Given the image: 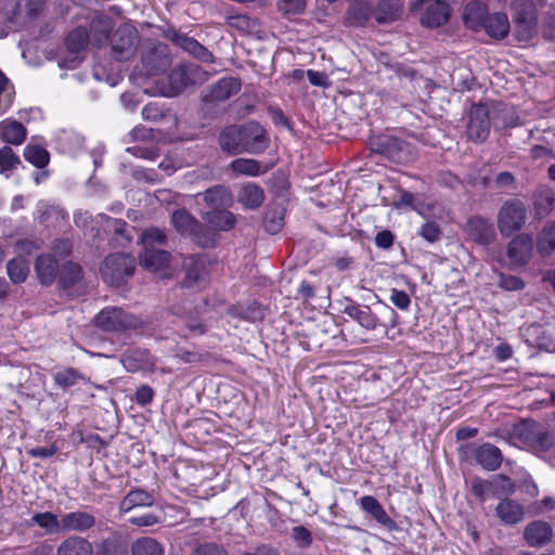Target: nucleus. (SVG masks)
<instances>
[{
	"label": "nucleus",
	"mask_w": 555,
	"mask_h": 555,
	"mask_svg": "<svg viewBox=\"0 0 555 555\" xmlns=\"http://www.w3.org/2000/svg\"><path fill=\"white\" fill-rule=\"evenodd\" d=\"M166 242V234L156 228L147 229L141 235L143 251L139 256L140 264L152 272L159 273L163 278H169L172 274L171 256L163 249Z\"/></svg>",
	"instance_id": "1"
},
{
	"label": "nucleus",
	"mask_w": 555,
	"mask_h": 555,
	"mask_svg": "<svg viewBox=\"0 0 555 555\" xmlns=\"http://www.w3.org/2000/svg\"><path fill=\"white\" fill-rule=\"evenodd\" d=\"M509 112H501L500 116H492L490 109L485 105H474L469 113V124L467 127V135L470 140L481 142L488 138L490 131V120L495 127H513L516 120L511 117L506 120L505 117Z\"/></svg>",
	"instance_id": "2"
},
{
	"label": "nucleus",
	"mask_w": 555,
	"mask_h": 555,
	"mask_svg": "<svg viewBox=\"0 0 555 555\" xmlns=\"http://www.w3.org/2000/svg\"><path fill=\"white\" fill-rule=\"evenodd\" d=\"M543 0H512L513 21L521 40H528L537 29V11Z\"/></svg>",
	"instance_id": "3"
},
{
	"label": "nucleus",
	"mask_w": 555,
	"mask_h": 555,
	"mask_svg": "<svg viewBox=\"0 0 555 555\" xmlns=\"http://www.w3.org/2000/svg\"><path fill=\"white\" fill-rule=\"evenodd\" d=\"M135 260L132 256L124 253H116L107 256L101 266L103 280L115 286H119L132 275Z\"/></svg>",
	"instance_id": "4"
},
{
	"label": "nucleus",
	"mask_w": 555,
	"mask_h": 555,
	"mask_svg": "<svg viewBox=\"0 0 555 555\" xmlns=\"http://www.w3.org/2000/svg\"><path fill=\"white\" fill-rule=\"evenodd\" d=\"M169 86L163 88L162 95L171 98L182 91L188 85L201 83L207 80V73L195 64L179 66L168 76Z\"/></svg>",
	"instance_id": "5"
},
{
	"label": "nucleus",
	"mask_w": 555,
	"mask_h": 555,
	"mask_svg": "<svg viewBox=\"0 0 555 555\" xmlns=\"http://www.w3.org/2000/svg\"><path fill=\"white\" fill-rule=\"evenodd\" d=\"M522 440L538 453H547L545 460L555 467V447L553 438L535 423L522 424L518 429Z\"/></svg>",
	"instance_id": "6"
},
{
	"label": "nucleus",
	"mask_w": 555,
	"mask_h": 555,
	"mask_svg": "<svg viewBox=\"0 0 555 555\" xmlns=\"http://www.w3.org/2000/svg\"><path fill=\"white\" fill-rule=\"evenodd\" d=\"M527 219V208L518 199L507 201L500 208L498 214V228L502 235H511L519 231Z\"/></svg>",
	"instance_id": "7"
},
{
	"label": "nucleus",
	"mask_w": 555,
	"mask_h": 555,
	"mask_svg": "<svg viewBox=\"0 0 555 555\" xmlns=\"http://www.w3.org/2000/svg\"><path fill=\"white\" fill-rule=\"evenodd\" d=\"M95 322L101 330L106 332L135 328L141 324L137 317L117 307L104 308L98 313Z\"/></svg>",
	"instance_id": "8"
},
{
	"label": "nucleus",
	"mask_w": 555,
	"mask_h": 555,
	"mask_svg": "<svg viewBox=\"0 0 555 555\" xmlns=\"http://www.w3.org/2000/svg\"><path fill=\"white\" fill-rule=\"evenodd\" d=\"M141 62L146 76L166 72L171 63L168 47L164 43H146L143 48Z\"/></svg>",
	"instance_id": "9"
},
{
	"label": "nucleus",
	"mask_w": 555,
	"mask_h": 555,
	"mask_svg": "<svg viewBox=\"0 0 555 555\" xmlns=\"http://www.w3.org/2000/svg\"><path fill=\"white\" fill-rule=\"evenodd\" d=\"M114 57L118 61L129 59L138 43V31L130 24L120 25L113 34L111 40Z\"/></svg>",
	"instance_id": "10"
},
{
	"label": "nucleus",
	"mask_w": 555,
	"mask_h": 555,
	"mask_svg": "<svg viewBox=\"0 0 555 555\" xmlns=\"http://www.w3.org/2000/svg\"><path fill=\"white\" fill-rule=\"evenodd\" d=\"M183 267L185 269L183 285L185 287H201L206 283L210 267L207 256L190 255L184 258Z\"/></svg>",
	"instance_id": "11"
},
{
	"label": "nucleus",
	"mask_w": 555,
	"mask_h": 555,
	"mask_svg": "<svg viewBox=\"0 0 555 555\" xmlns=\"http://www.w3.org/2000/svg\"><path fill=\"white\" fill-rule=\"evenodd\" d=\"M417 8L421 22L427 27H439L450 17V7L443 0H420Z\"/></svg>",
	"instance_id": "12"
},
{
	"label": "nucleus",
	"mask_w": 555,
	"mask_h": 555,
	"mask_svg": "<svg viewBox=\"0 0 555 555\" xmlns=\"http://www.w3.org/2000/svg\"><path fill=\"white\" fill-rule=\"evenodd\" d=\"M164 35L173 44L194 55L198 60L204 62L212 61V54L194 38L180 34L172 28L167 29Z\"/></svg>",
	"instance_id": "13"
},
{
	"label": "nucleus",
	"mask_w": 555,
	"mask_h": 555,
	"mask_svg": "<svg viewBox=\"0 0 555 555\" xmlns=\"http://www.w3.org/2000/svg\"><path fill=\"white\" fill-rule=\"evenodd\" d=\"M467 450L476 462L487 470H495L502 463V454L498 447L491 443L467 446Z\"/></svg>",
	"instance_id": "14"
},
{
	"label": "nucleus",
	"mask_w": 555,
	"mask_h": 555,
	"mask_svg": "<svg viewBox=\"0 0 555 555\" xmlns=\"http://www.w3.org/2000/svg\"><path fill=\"white\" fill-rule=\"evenodd\" d=\"M533 247L532 238L528 235L520 234L514 237L507 246V257L512 266H524L531 257Z\"/></svg>",
	"instance_id": "15"
},
{
	"label": "nucleus",
	"mask_w": 555,
	"mask_h": 555,
	"mask_svg": "<svg viewBox=\"0 0 555 555\" xmlns=\"http://www.w3.org/2000/svg\"><path fill=\"white\" fill-rule=\"evenodd\" d=\"M243 128V140L245 143V152L258 154L262 152L268 144L264 129L257 122H248Z\"/></svg>",
	"instance_id": "16"
},
{
	"label": "nucleus",
	"mask_w": 555,
	"mask_h": 555,
	"mask_svg": "<svg viewBox=\"0 0 555 555\" xmlns=\"http://www.w3.org/2000/svg\"><path fill=\"white\" fill-rule=\"evenodd\" d=\"M553 538L552 527L542 520L528 524L524 530V539L532 547H539L551 542Z\"/></svg>",
	"instance_id": "17"
},
{
	"label": "nucleus",
	"mask_w": 555,
	"mask_h": 555,
	"mask_svg": "<svg viewBox=\"0 0 555 555\" xmlns=\"http://www.w3.org/2000/svg\"><path fill=\"white\" fill-rule=\"evenodd\" d=\"M62 533L77 531L83 532L95 525L92 514L81 511L66 513L61 516Z\"/></svg>",
	"instance_id": "18"
},
{
	"label": "nucleus",
	"mask_w": 555,
	"mask_h": 555,
	"mask_svg": "<svg viewBox=\"0 0 555 555\" xmlns=\"http://www.w3.org/2000/svg\"><path fill=\"white\" fill-rule=\"evenodd\" d=\"M241 90V82L233 78H222L210 87L204 96L205 102L225 101Z\"/></svg>",
	"instance_id": "19"
},
{
	"label": "nucleus",
	"mask_w": 555,
	"mask_h": 555,
	"mask_svg": "<svg viewBox=\"0 0 555 555\" xmlns=\"http://www.w3.org/2000/svg\"><path fill=\"white\" fill-rule=\"evenodd\" d=\"M495 514L505 525H516L525 517V508L517 501L504 499L495 507Z\"/></svg>",
	"instance_id": "20"
},
{
	"label": "nucleus",
	"mask_w": 555,
	"mask_h": 555,
	"mask_svg": "<svg viewBox=\"0 0 555 555\" xmlns=\"http://www.w3.org/2000/svg\"><path fill=\"white\" fill-rule=\"evenodd\" d=\"M466 229L470 237L479 244L488 245L495 237L492 223L480 217L472 218L467 222Z\"/></svg>",
	"instance_id": "21"
},
{
	"label": "nucleus",
	"mask_w": 555,
	"mask_h": 555,
	"mask_svg": "<svg viewBox=\"0 0 555 555\" xmlns=\"http://www.w3.org/2000/svg\"><path fill=\"white\" fill-rule=\"evenodd\" d=\"M35 271L41 284L51 285L59 272L57 260L50 254L40 255L36 259Z\"/></svg>",
	"instance_id": "22"
},
{
	"label": "nucleus",
	"mask_w": 555,
	"mask_h": 555,
	"mask_svg": "<svg viewBox=\"0 0 555 555\" xmlns=\"http://www.w3.org/2000/svg\"><path fill=\"white\" fill-rule=\"evenodd\" d=\"M243 128L230 126L225 128L219 137V143L223 151L231 154H240L245 152V143L242 138Z\"/></svg>",
	"instance_id": "23"
},
{
	"label": "nucleus",
	"mask_w": 555,
	"mask_h": 555,
	"mask_svg": "<svg viewBox=\"0 0 555 555\" xmlns=\"http://www.w3.org/2000/svg\"><path fill=\"white\" fill-rule=\"evenodd\" d=\"M197 196L205 202L208 207L207 210L225 208L232 204L230 191L222 185H215Z\"/></svg>",
	"instance_id": "24"
},
{
	"label": "nucleus",
	"mask_w": 555,
	"mask_h": 555,
	"mask_svg": "<svg viewBox=\"0 0 555 555\" xmlns=\"http://www.w3.org/2000/svg\"><path fill=\"white\" fill-rule=\"evenodd\" d=\"M92 544L82 537L72 535L60 543L56 555H92Z\"/></svg>",
	"instance_id": "25"
},
{
	"label": "nucleus",
	"mask_w": 555,
	"mask_h": 555,
	"mask_svg": "<svg viewBox=\"0 0 555 555\" xmlns=\"http://www.w3.org/2000/svg\"><path fill=\"white\" fill-rule=\"evenodd\" d=\"M487 15V5L480 1L473 0L465 5L463 20L468 28L479 30L481 29Z\"/></svg>",
	"instance_id": "26"
},
{
	"label": "nucleus",
	"mask_w": 555,
	"mask_h": 555,
	"mask_svg": "<svg viewBox=\"0 0 555 555\" xmlns=\"http://www.w3.org/2000/svg\"><path fill=\"white\" fill-rule=\"evenodd\" d=\"M343 312L366 330H374L377 326L378 320L367 306L361 307L351 302L344 308Z\"/></svg>",
	"instance_id": "27"
},
{
	"label": "nucleus",
	"mask_w": 555,
	"mask_h": 555,
	"mask_svg": "<svg viewBox=\"0 0 555 555\" xmlns=\"http://www.w3.org/2000/svg\"><path fill=\"white\" fill-rule=\"evenodd\" d=\"M481 28H483L490 37L495 39H503L507 36L509 30V22L507 15L501 12L487 15Z\"/></svg>",
	"instance_id": "28"
},
{
	"label": "nucleus",
	"mask_w": 555,
	"mask_h": 555,
	"mask_svg": "<svg viewBox=\"0 0 555 555\" xmlns=\"http://www.w3.org/2000/svg\"><path fill=\"white\" fill-rule=\"evenodd\" d=\"M26 128L13 119H4L0 122V139L7 143L20 145L26 139Z\"/></svg>",
	"instance_id": "29"
},
{
	"label": "nucleus",
	"mask_w": 555,
	"mask_h": 555,
	"mask_svg": "<svg viewBox=\"0 0 555 555\" xmlns=\"http://www.w3.org/2000/svg\"><path fill=\"white\" fill-rule=\"evenodd\" d=\"M361 507L382 526L388 529H393L396 527L395 521L387 515L385 508L374 496H363L361 499Z\"/></svg>",
	"instance_id": "30"
},
{
	"label": "nucleus",
	"mask_w": 555,
	"mask_h": 555,
	"mask_svg": "<svg viewBox=\"0 0 555 555\" xmlns=\"http://www.w3.org/2000/svg\"><path fill=\"white\" fill-rule=\"evenodd\" d=\"M237 201L246 209H256L264 201L263 190L255 183H246L241 188Z\"/></svg>",
	"instance_id": "31"
},
{
	"label": "nucleus",
	"mask_w": 555,
	"mask_h": 555,
	"mask_svg": "<svg viewBox=\"0 0 555 555\" xmlns=\"http://www.w3.org/2000/svg\"><path fill=\"white\" fill-rule=\"evenodd\" d=\"M124 366L127 371H153L154 361L146 350H133L126 354L122 359Z\"/></svg>",
	"instance_id": "32"
},
{
	"label": "nucleus",
	"mask_w": 555,
	"mask_h": 555,
	"mask_svg": "<svg viewBox=\"0 0 555 555\" xmlns=\"http://www.w3.org/2000/svg\"><path fill=\"white\" fill-rule=\"evenodd\" d=\"M171 223L180 234L185 236L195 235L198 229L197 221L184 209L176 210L172 214Z\"/></svg>",
	"instance_id": "33"
},
{
	"label": "nucleus",
	"mask_w": 555,
	"mask_h": 555,
	"mask_svg": "<svg viewBox=\"0 0 555 555\" xmlns=\"http://www.w3.org/2000/svg\"><path fill=\"white\" fill-rule=\"evenodd\" d=\"M204 218L212 228L217 230L228 231L235 225L234 215L223 208L206 210L204 212Z\"/></svg>",
	"instance_id": "34"
},
{
	"label": "nucleus",
	"mask_w": 555,
	"mask_h": 555,
	"mask_svg": "<svg viewBox=\"0 0 555 555\" xmlns=\"http://www.w3.org/2000/svg\"><path fill=\"white\" fill-rule=\"evenodd\" d=\"M154 503V496L152 493L137 489L130 491L120 503V511L128 513L134 507L151 506Z\"/></svg>",
	"instance_id": "35"
},
{
	"label": "nucleus",
	"mask_w": 555,
	"mask_h": 555,
	"mask_svg": "<svg viewBox=\"0 0 555 555\" xmlns=\"http://www.w3.org/2000/svg\"><path fill=\"white\" fill-rule=\"evenodd\" d=\"M111 29L112 22L109 17L99 16L94 18L90 25V42L96 47H102L106 43Z\"/></svg>",
	"instance_id": "36"
},
{
	"label": "nucleus",
	"mask_w": 555,
	"mask_h": 555,
	"mask_svg": "<svg viewBox=\"0 0 555 555\" xmlns=\"http://www.w3.org/2000/svg\"><path fill=\"white\" fill-rule=\"evenodd\" d=\"M201 311L195 309L194 311L189 310L186 307L175 308V314L179 315V324L184 325L191 334H203L205 332L204 326L193 319V314H198Z\"/></svg>",
	"instance_id": "37"
},
{
	"label": "nucleus",
	"mask_w": 555,
	"mask_h": 555,
	"mask_svg": "<svg viewBox=\"0 0 555 555\" xmlns=\"http://www.w3.org/2000/svg\"><path fill=\"white\" fill-rule=\"evenodd\" d=\"M132 555H164L163 546L153 538L144 537L135 540L131 546Z\"/></svg>",
	"instance_id": "38"
},
{
	"label": "nucleus",
	"mask_w": 555,
	"mask_h": 555,
	"mask_svg": "<svg viewBox=\"0 0 555 555\" xmlns=\"http://www.w3.org/2000/svg\"><path fill=\"white\" fill-rule=\"evenodd\" d=\"M33 521L40 528L44 529L47 533L60 534L62 533L61 518L50 512L37 513L33 516Z\"/></svg>",
	"instance_id": "39"
},
{
	"label": "nucleus",
	"mask_w": 555,
	"mask_h": 555,
	"mask_svg": "<svg viewBox=\"0 0 555 555\" xmlns=\"http://www.w3.org/2000/svg\"><path fill=\"white\" fill-rule=\"evenodd\" d=\"M7 272L13 283H22L29 273L28 262L22 257L13 258L7 264Z\"/></svg>",
	"instance_id": "40"
},
{
	"label": "nucleus",
	"mask_w": 555,
	"mask_h": 555,
	"mask_svg": "<svg viewBox=\"0 0 555 555\" xmlns=\"http://www.w3.org/2000/svg\"><path fill=\"white\" fill-rule=\"evenodd\" d=\"M230 166L236 175L256 177L263 172L261 164L250 158L234 159Z\"/></svg>",
	"instance_id": "41"
},
{
	"label": "nucleus",
	"mask_w": 555,
	"mask_h": 555,
	"mask_svg": "<svg viewBox=\"0 0 555 555\" xmlns=\"http://www.w3.org/2000/svg\"><path fill=\"white\" fill-rule=\"evenodd\" d=\"M24 157L37 168H43L49 164V152L37 144H28L24 150Z\"/></svg>",
	"instance_id": "42"
},
{
	"label": "nucleus",
	"mask_w": 555,
	"mask_h": 555,
	"mask_svg": "<svg viewBox=\"0 0 555 555\" xmlns=\"http://www.w3.org/2000/svg\"><path fill=\"white\" fill-rule=\"evenodd\" d=\"M555 249V222L547 223L538 238V250L547 256Z\"/></svg>",
	"instance_id": "43"
},
{
	"label": "nucleus",
	"mask_w": 555,
	"mask_h": 555,
	"mask_svg": "<svg viewBox=\"0 0 555 555\" xmlns=\"http://www.w3.org/2000/svg\"><path fill=\"white\" fill-rule=\"evenodd\" d=\"M371 145L372 150L385 154L389 158H396V152L401 149V142L388 135L377 138L371 142Z\"/></svg>",
	"instance_id": "44"
},
{
	"label": "nucleus",
	"mask_w": 555,
	"mask_h": 555,
	"mask_svg": "<svg viewBox=\"0 0 555 555\" xmlns=\"http://www.w3.org/2000/svg\"><path fill=\"white\" fill-rule=\"evenodd\" d=\"M90 41V35L82 27H78L70 31L66 38L67 48L73 52H80Z\"/></svg>",
	"instance_id": "45"
},
{
	"label": "nucleus",
	"mask_w": 555,
	"mask_h": 555,
	"mask_svg": "<svg viewBox=\"0 0 555 555\" xmlns=\"http://www.w3.org/2000/svg\"><path fill=\"white\" fill-rule=\"evenodd\" d=\"M54 382L63 389L77 385L80 380H83V376L80 375L74 369H65L56 372L53 375Z\"/></svg>",
	"instance_id": "46"
},
{
	"label": "nucleus",
	"mask_w": 555,
	"mask_h": 555,
	"mask_svg": "<svg viewBox=\"0 0 555 555\" xmlns=\"http://www.w3.org/2000/svg\"><path fill=\"white\" fill-rule=\"evenodd\" d=\"M20 165L18 156L13 152L10 146L0 149V172L9 176V172Z\"/></svg>",
	"instance_id": "47"
},
{
	"label": "nucleus",
	"mask_w": 555,
	"mask_h": 555,
	"mask_svg": "<svg viewBox=\"0 0 555 555\" xmlns=\"http://www.w3.org/2000/svg\"><path fill=\"white\" fill-rule=\"evenodd\" d=\"M81 275V269L79 266L67 262L60 270V281L64 287H68L75 284Z\"/></svg>",
	"instance_id": "48"
},
{
	"label": "nucleus",
	"mask_w": 555,
	"mask_h": 555,
	"mask_svg": "<svg viewBox=\"0 0 555 555\" xmlns=\"http://www.w3.org/2000/svg\"><path fill=\"white\" fill-rule=\"evenodd\" d=\"M13 102V88L9 79L0 70V114L5 112Z\"/></svg>",
	"instance_id": "49"
},
{
	"label": "nucleus",
	"mask_w": 555,
	"mask_h": 555,
	"mask_svg": "<svg viewBox=\"0 0 555 555\" xmlns=\"http://www.w3.org/2000/svg\"><path fill=\"white\" fill-rule=\"evenodd\" d=\"M498 285L504 291L514 292L522 289L526 283L518 276L501 273Z\"/></svg>",
	"instance_id": "50"
},
{
	"label": "nucleus",
	"mask_w": 555,
	"mask_h": 555,
	"mask_svg": "<svg viewBox=\"0 0 555 555\" xmlns=\"http://www.w3.org/2000/svg\"><path fill=\"white\" fill-rule=\"evenodd\" d=\"M472 492L475 496L483 499L485 494L492 488V481L474 477L470 481Z\"/></svg>",
	"instance_id": "51"
},
{
	"label": "nucleus",
	"mask_w": 555,
	"mask_h": 555,
	"mask_svg": "<svg viewBox=\"0 0 555 555\" xmlns=\"http://www.w3.org/2000/svg\"><path fill=\"white\" fill-rule=\"evenodd\" d=\"M418 234L428 242H436L440 237V229L435 222H426L418 231Z\"/></svg>",
	"instance_id": "52"
},
{
	"label": "nucleus",
	"mask_w": 555,
	"mask_h": 555,
	"mask_svg": "<svg viewBox=\"0 0 555 555\" xmlns=\"http://www.w3.org/2000/svg\"><path fill=\"white\" fill-rule=\"evenodd\" d=\"M390 301L401 310L408 309L411 304L409 295L404 291L399 289L391 291Z\"/></svg>",
	"instance_id": "53"
},
{
	"label": "nucleus",
	"mask_w": 555,
	"mask_h": 555,
	"mask_svg": "<svg viewBox=\"0 0 555 555\" xmlns=\"http://www.w3.org/2000/svg\"><path fill=\"white\" fill-rule=\"evenodd\" d=\"M293 539L300 545L307 546L311 543V533L304 526H297L293 528Z\"/></svg>",
	"instance_id": "54"
},
{
	"label": "nucleus",
	"mask_w": 555,
	"mask_h": 555,
	"mask_svg": "<svg viewBox=\"0 0 555 555\" xmlns=\"http://www.w3.org/2000/svg\"><path fill=\"white\" fill-rule=\"evenodd\" d=\"M129 522L139 527H150L158 524L159 518L152 513H146L141 516L129 518Z\"/></svg>",
	"instance_id": "55"
},
{
	"label": "nucleus",
	"mask_w": 555,
	"mask_h": 555,
	"mask_svg": "<svg viewBox=\"0 0 555 555\" xmlns=\"http://www.w3.org/2000/svg\"><path fill=\"white\" fill-rule=\"evenodd\" d=\"M142 116L145 120L158 121L164 117L163 111L154 103L146 104L142 109Z\"/></svg>",
	"instance_id": "56"
},
{
	"label": "nucleus",
	"mask_w": 555,
	"mask_h": 555,
	"mask_svg": "<svg viewBox=\"0 0 555 555\" xmlns=\"http://www.w3.org/2000/svg\"><path fill=\"white\" fill-rule=\"evenodd\" d=\"M307 77L312 86L326 88L330 85L327 75L322 72L309 69L307 72Z\"/></svg>",
	"instance_id": "57"
},
{
	"label": "nucleus",
	"mask_w": 555,
	"mask_h": 555,
	"mask_svg": "<svg viewBox=\"0 0 555 555\" xmlns=\"http://www.w3.org/2000/svg\"><path fill=\"white\" fill-rule=\"evenodd\" d=\"M306 7V0H283L280 8L285 13L297 14L304 11Z\"/></svg>",
	"instance_id": "58"
},
{
	"label": "nucleus",
	"mask_w": 555,
	"mask_h": 555,
	"mask_svg": "<svg viewBox=\"0 0 555 555\" xmlns=\"http://www.w3.org/2000/svg\"><path fill=\"white\" fill-rule=\"evenodd\" d=\"M154 397L153 389L147 385H142L137 389L135 400L139 404L145 405L152 402Z\"/></svg>",
	"instance_id": "59"
},
{
	"label": "nucleus",
	"mask_w": 555,
	"mask_h": 555,
	"mask_svg": "<svg viewBox=\"0 0 555 555\" xmlns=\"http://www.w3.org/2000/svg\"><path fill=\"white\" fill-rule=\"evenodd\" d=\"M194 555H227V552L219 545L209 543L196 547Z\"/></svg>",
	"instance_id": "60"
},
{
	"label": "nucleus",
	"mask_w": 555,
	"mask_h": 555,
	"mask_svg": "<svg viewBox=\"0 0 555 555\" xmlns=\"http://www.w3.org/2000/svg\"><path fill=\"white\" fill-rule=\"evenodd\" d=\"M57 451V448L54 446H46V447H37L28 450V454L33 457H41L47 459L54 455Z\"/></svg>",
	"instance_id": "61"
},
{
	"label": "nucleus",
	"mask_w": 555,
	"mask_h": 555,
	"mask_svg": "<svg viewBox=\"0 0 555 555\" xmlns=\"http://www.w3.org/2000/svg\"><path fill=\"white\" fill-rule=\"evenodd\" d=\"M492 487L500 488V489H502V491H504L506 493H512L514 491V485H513L512 480L504 475H498L492 480Z\"/></svg>",
	"instance_id": "62"
},
{
	"label": "nucleus",
	"mask_w": 555,
	"mask_h": 555,
	"mask_svg": "<svg viewBox=\"0 0 555 555\" xmlns=\"http://www.w3.org/2000/svg\"><path fill=\"white\" fill-rule=\"evenodd\" d=\"M400 204L403 206H410L414 210H416L418 214H423L422 206L417 203L416 197L414 194L410 192H402L400 195Z\"/></svg>",
	"instance_id": "63"
},
{
	"label": "nucleus",
	"mask_w": 555,
	"mask_h": 555,
	"mask_svg": "<svg viewBox=\"0 0 555 555\" xmlns=\"http://www.w3.org/2000/svg\"><path fill=\"white\" fill-rule=\"evenodd\" d=\"M393 243V236L389 231L378 232L375 236V244L382 248H388Z\"/></svg>",
	"instance_id": "64"
}]
</instances>
